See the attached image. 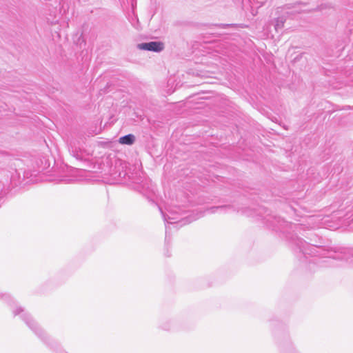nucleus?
<instances>
[{
    "instance_id": "nucleus-15",
    "label": "nucleus",
    "mask_w": 353,
    "mask_h": 353,
    "mask_svg": "<svg viewBox=\"0 0 353 353\" xmlns=\"http://www.w3.org/2000/svg\"><path fill=\"white\" fill-rule=\"evenodd\" d=\"M165 242H168V226L165 225Z\"/></svg>"
},
{
    "instance_id": "nucleus-9",
    "label": "nucleus",
    "mask_w": 353,
    "mask_h": 353,
    "mask_svg": "<svg viewBox=\"0 0 353 353\" xmlns=\"http://www.w3.org/2000/svg\"><path fill=\"white\" fill-rule=\"evenodd\" d=\"M159 327L163 330L170 331L172 329V322L171 320L162 321Z\"/></svg>"
},
{
    "instance_id": "nucleus-12",
    "label": "nucleus",
    "mask_w": 353,
    "mask_h": 353,
    "mask_svg": "<svg viewBox=\"0 0 353 353\" xmlns=\"http://www.w3.org/2000/svg\"><path fill=\"white\" fill-rule=\"evenodd\" d=\"M26 175H28V173H26V172H23V181H24L26 179H29V178H30V177H32V176H37V174H36V173H34V174H31L30 176H26Z\"/></svg>"
},
{
    "instance_id": "nucleus-2",
    "label": "nucleus",
    "mask_w": 353,
    "mask_h": 353,
    "mask_svg": "<svg viewBox=\"0 0 353 353\" xmlns=\"http://www.w3.org/2000/svg\"><path fill=\"white\" fill-rule=\"evenodd\" d=\"M163 218L165 222L169 224H177L182 226L183 225L188 224L200 217L203 216V213L201 211L199 213H196L194 214V213L191 214H188L186 216H182L183 214H186L183 211L182 212L181 208L179 207H176L174 208H170L168 210V214H165L160 209Z\"/></svg>"
},
{
    "instance_id": "nucleus-6",
    "label": "nucleus",
    "mask_w": 353,
    "mask_h": 353,
    "mask_svg": "<svg viewBox=\"0 0 353 353\" xmlns=\"http://www.w3.org/2000/svg\"><path fill=\"white\" fill-rule=\"evenodd\" d=\"M137 183L135 189L141 193L145 194H149L150 192H153L150 181L145 179V181H141V183L137 182Z\"/></svg>"
},
{
    "instance_id": "nucleus-16",
    "label": "nucleus",
    "mask_w": 353,
    "mask_h": 353,
    "mask_svg": "<svg viewBox=\"0 0 353 353\" xmlns=\"http://www.w3.org/2000/svg\"><path fill=\"white\" fill-rule=\"evenodd\" d=\"M34 181V180H33L32 179H30L28 181L26 182V183H28L29 182H32L33 183Z\"/></svg>"
},
{
    "instance_id": "nucleus-10",
    "label": "nucleus",
    "mask_w": 353,
    "mask_h": 353,
    "mask_svg": "<svg viewBox=\"0 0 353 353\" xmlns=\"http://www.w3.org/2000/svg\"><path fill=\"white\" fill-rule=\"evenodd\" d=\"M229 205H221V206H214L210 208H208L206 211H208L209 213H215L216 212L219 210H223L226 208H229Z\"/></svg>"
},
{
    "instance_id": "nucleus-11",
    "label": "nucleus",
    "mask_w": 353,
    "mask_h": 353,
    "mask_svg": "<svg viewBox=\"0 0 353 353\" xmlns=\"http://www.w3.org/2000/svg\"><path fill=\"white\" fill-rule=\"evenodd\" d=\"M284 19L283 18H277L276 20V23L274 25L275 30L278 32L279 30L282 29L284 25Z\"/></svg>"
},
{
    "instance_id": "nucleus-8",
    "label": "nucleus",
    "mask_w": 353,
    "mask_h": 353,
    "mask_svg": "<svg viewBox=\"0 0 353 353\" xmlns=\"http://www.w3.org/2000/svg\"><path fill=\"white\" fill-rule=\"evenodd\" d=\"M135 141V137L132 134H128L119 138V142L123 145H132Z\"/></svg>"
},
{
    "instance_id": "nucleus-4",
    "label": "nucleus",
    "mask_w": 353,
    "mask_h": 353,
    "mask_svg": "<svg viewBox=\"0 0 353 353\" xmlns=\"http://www.w3.org/2000/svg\"><path fill=\"white\" fill-rule=\"evenodd\" d=\"M265 219L268 226L275 230L282 231L288 224L287 221L280 216L270 215Z\"/></svg>"
},
{
    "instance_id": "nucleus-7",
    "label": "nucleus",
    "mask_w": 353,
    "mask_h": 353,
    "mask_svg": "<svg viewBox=\"0 0 353 353\" xmlns=\"http://www.w3.org/2000/svg\"><path fill=\"white\" fill-rule=\"evenodd\" d=\"M68 150L70 154L76 159L82 161L83 159V152L75 143H69Z\"/></svg>"
},
{
    "instance_id": "nucleus-14",
    "label": "nucleus",
    "mask_w": 353,
    "mask_h": 353,
    "mask_svg": "<svg viewBox=\"0 0 353 353\" xmlns=\"http://www.w3.org/2000/svg\"><path fill=\"white\" fill-rule=\"evenodd\" d=\"M233 26L232 24H228V23H221L219 25V27L222 28H228L230 26Z\"/></svg>"
},
{
    "instance_id": "nucleus-5",
    "label": "nucleus",
    "mask_w": 353,
    "mask_h": 353,
    "mask_svg": "<svg viewBox=\"0 0 353 353\" xmlns=\"http://www.w3.org/2000/svg\"><path fill=\"white\" fill-rule=\"evenodd\" d=\"M138 48L143 50L159 52L164 48V44L161 41H150L139 43Z\"/></svg>"
},
{
    "instance_id": "nucleus-1",
    "label": "nucleus",
    "mask_w": 353,
    "mask_h": 353,
    "mask_svg": "<svg viewBox=\"0 0 353 353\" xmlns=\"http://www.w3.org/2000/svg\"><path fill=\"white\" fill-rule=\"evenodd\" d=\"M296 249L299 250L304 256H321L323 249L319 246L309 243L302 239L296 238L293 240ZM323 258L327 259L344 260L353 266V248H341L338 251L327 250L323 254Z\"/></svg>"
},
{
    "instance_id": "nucleus-13",
    "label": "nucleus",
    "mask_w": 353,
    "mask_h": 353,
    "mask_svg": "<svg viewBox=\"0 0 353 353\" xmlns=\"http://www.w3.org/2000/svg\"><path fill=\"white\" fill-rule=\"evenodd\" d=\"M126 175H127L126 172L122 171V172H119L118 176L120 179H125L126 177Z\"/></svg>"
},
{
    "instance_id": "nucleus-3",
    "label": "nucleus",
    "mask_w": 353,
    "mask_h": 353,
    "mask_svg": "<svg viewBox=\"0 0 353 353\" xmlns=\"http://www.w3.org/2000/svg\"><path fill=\"white\" fill-rule=\"evenodd\" d=\"M23 321H25L29 328L49 348L54 350L58 347L59 344L57 341L50 336L30 315L23 314Z\"/></svg>"
}]
</instances>
